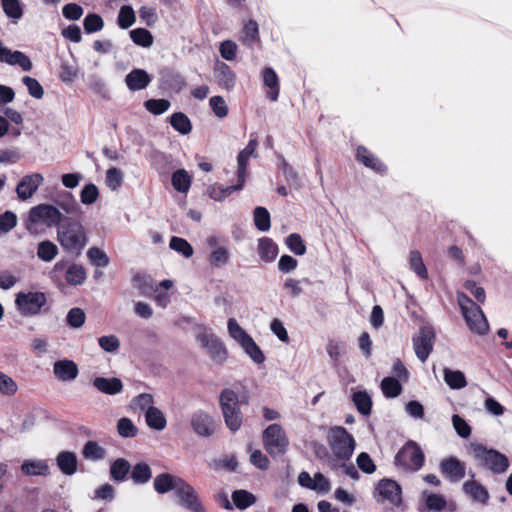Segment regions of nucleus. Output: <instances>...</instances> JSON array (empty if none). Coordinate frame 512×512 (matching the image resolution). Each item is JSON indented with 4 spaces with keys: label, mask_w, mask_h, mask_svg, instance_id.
I'll return each mask as SVG.
<instances>
[{
    "label": "nucleus",
    "mask_w": 512,
    "mask_h": 512,
    "mask_svg": "<svg viewBox=\"0 0 512 512\" xmlns=\"http://www.w3.org/2000/svg\"><path fill=\"white\" fill-rule=\"evenodd\" d=\"M56 239L69 256L79 257L89 242L87 230L79 219L68 217L58 227Z\"/></svg>",
    "instance_id": "obj_1"
},
{
    "label": "nucleus",
    "mask_w": 512,
    "mask_h": 512,
    "mask_svg": "<svg viewBox=\"0 0 512 512\" xmlns=\"http://www.w3.org/2000/svg\"><path fill=\"white\" fill-rule=\"evenodd\" d=\"M470 450L478 466L495 475L504 474L510 466L505 454L494 448H488L482 443H471Z\"/></svg>",
    "instance_id": "obj_2"
},
{
    "label": "nucleus",
    "mask_w": 512,
    "mask_h": 512,
    "mask_svg": "<svg viewBox=\"0 0 512 512\" xmlns=\"http://www.w3.org/2000/svg\"><path fill=\"white\" fill-rule=\"evenodd\" d=\"M246 397L240 399L239 395L230 388H224L219 395V405L226 427L232 431H238L243 423V414L240 404H246Z\"/></svg>",
    "instance_id": "obj_3"
},
{
    "label": "nucleus",
    "mask_w": 512,
    "mask_h": 512,
    "mask_svg": "<svg viewBox=\"0 0 512 512\" xmlns=\"http://www.w3.org/2000/svg\"><path fill=\"white\" fill-rule=\"evenodd\" d=\"M457 302L469 330L480 336L486 335L489 323L480 306L463 292H457Z\"/></svg>",
    "instance_id": "obj_4"
},
{
    "label": "nucleus",
    "mask_w": 512,
    "mask_h": 512,
    "mask_svg": "<svg viewBox=\"0 0 512 512\" xmlns=\"http://www.w3.org/2000/svg\"><path fill=\"white\" fill-rule=\"evenodd\" d=\"M327 443L333 455L346 459H351L356 447L353 435L342 426H333L328 430Z\"/></svg>",
    "instance_id": "obj_5"
},
{
    "label": "nucleus",
    "mask_w": 512,
    "mask_h": 512,
    "mask_svg": "<svg viewBox=\"0 0 512 512\" xmlns=\"http://www.w3.org/2000/svg\"><path fill=\"white\" fill-rule=\"evenodd\" d=\"M69 216L64 215L59 208L50 203H41L29 210L28 219L33 224H43L48 228L60 227Z\"/></svg>",
    "instance_id": "obj_6"
},
{
    "label": "nucleus",
    "mask_w": 512,
    "mask_h": 512,
    "mask_svg": "<svg viewBox=\"0 0 512 512\" xmlns=\"http://www.w3.org/2000/svg\"><path fill=\"white\" fill-rule=\"evenodd\" d=\"M394 462L405 470L419 471L425 464V454L419 444L408 440L397 452Z\"/></svg>",
    "instance_id": "obj_7"
},
{
    "label": "nucleus",
    "mask_w": 512,
    "mask_h": 512,
    "mask_svg": "<svg viewBox=\"0 0 512 512\" xmlns=\"http://www.w3.org/2000/svg\"><path fill=\"white\" fill-rule=\"evenodd\" d=\"M262 439L265 450L272 458L282 456L288 450L289 440L279 424H270L265 428Z\"/></svg>",
    "instance_id": "obj_8"
},
{
    "label": "nucleus",
    "mask_w": 512,
    "mask_h": 512,
    "mask_svg": "<svg viewBox=\"0 0 512 512\" xmlns=\"http://www.w3.org/2000/svg\"><path fill=\"white\" fill-rule=\"evenodd\" d=\"M196 339L205 348L213 361L222 364L226 361L228 352L224 343L212 332H209L205 325L196 326Z\"/></svg>",
    "instance_id": "obj_9"
},
{
    "label": "nucleus",
    "mask_w": 512,
    "mask_h": 512,
    "mask_svg": "<svg viewBox=\"0 0 512 512\" xmlns=\"http://www.w3.org/2000/svg\"><path fill=\"white\" fill-rule=\"evenodd\" d=\"M47 304L45 293L40 291L19 292L15 296V305L24 317H33L41 313Z\"/></svg>",
    "instance_id": "obj_10"
},
{
    "label": "nucleus",
    "mask_w": 512,
    "mask_h": 512,
    "mask_svg": "<svg viewBox=\"0 0 512 512\" xmlns=\"http://www.w3.org/2000/svg\"><path fill=\"white\" fill-rule=\"evenodd\" d=\"M375 490L377 493V502H387L396 507L402 504V487L397 481L390 478H383L379 480Z\"/></svg>",
    "instance_id": "obj_11"
},
{
    "label": "nucleus",
    "mask_w": 512,
    "mask_h": 512,
    "mask_svg": "<svg viewBox=\"0 0 512 512\" xmlns=\"http://www.w3.org/2000/svg\"><path fill=\"white\" fill-rule=\"evenodd\" d=\"M435 331L431 326H422L416 335L413 336V348L417 358L425 362L433 350Z\"/></svg>",
    "instance_id": "obj_12"
},
{
    "label": "nucleus",
    "mask_w": 512,
    "mask_h": 512,
    "mask_svg": "<svg viewBox=\"0 0 512 512\" xmlns=\"http://www.w3.org/2000/svg\"><path fill=\"white\" fill-rule=\"evenodd\" d=\"M190 425L193 432L200 437H210L215 432L213 417L204 410H196L190 417Z\"/></svg>",
    "instance_id": "obj_13"
},
{
    "label": "nucleus",
    "mask_w": 512,
    "mask_h": 512,
    "mask_svg": "<svg viewBox=\"0 0 512 512\" xmlns=\"http://www.w3.org/2000/svg\"><path fill=\"white\" fill-rule=\"evenodd\" d=\"M180 504L191 512H206L196 490L187 482L183 481L176 493Z\"/></svg>",
    "instance_id": "obj_14"
},
{
    "label": "nucleus",
    "mask_w": 512,
    "mask_h": 512,
    "mask_svg": "<svg viewBox=\"0 0 512 512\" xmlns=\"http://www.w3.org/2000/svg\"><path fill=\"white\" fill-rule=\"evenodd\" d=\"M440 472L451 483H457L465 477V463L455 456H449L440 461Z\"/></svg>",
    "instance_id": "obj_15"
},
{
    "label": "nucleus",
    "mask_w": 512,
    "mask_h": 512,
    "mask_svg": "<svg viewBox=\"0 0 512 512\" xmlns=\"http://www.w3.org/2000/svg\"><path fill=\"white\" fill-rule=\"evenodd\" d=\"M0 62L11 66H19L23 71H31L33 64L30 58L22 51L11 50L0 40Z\"/></svg>",
    "instance_id": "obj_16"
},
{
    "label": "nucleus",
    "mask_w": 512,
    "mask_h": 512,
    "mask_svg": "<svg viewBox=\"0 0 512 512\" xmlns=\"http://www.w3.org/2000/svg\"><path fill=\"white\" fill-rule=\"evenodd\" d=\"M43 181L44 177L40 173H31L23 176L15 189L17 197L21 201L30 199L42 185Z\"/></svg>",
    "instance_id": "obj_17"
},
{
    "label": "nucleus",
    "mask_w": 512,
    "mask_h": 512,
    "mask_svg": "<svg viewBox=\"0 0 512 512\" xmlns=\"http://www.w3.org/2000/svg\"><path fill=\"white\" fill-rule=\"evenodd\" d=\"M356 160L380 175L387 173V166L363 145H359L356 149Z\"/></svg>",
    "instance_id": "obj_18"
},
{
    "label": "nucleus",
    "mask_w": 512,
    "mask_h": 512,
    "mask_svg": "<svg viewBox=\"0 0 512 512\" xmlns=\"http://www.w3.org/2000/svg\"><path fill=\"white\" fill-rule=\"evenodd\" d=\"M214 77L217 84L227 91L233 90L236 85V74L225 62L216 61L214 65Z\"/></svg>",
    "instance_id": "obj_19"
},
{
    "label": "nucleus",
    "mask_w": 512,
    "mask_h": 512,
    "mask_svg": "<svg viewBox=\"0 0 512 512\" xmlns=\"http://www.w3.org/2000/svg\"><path fill=\"white\" fill-rule=\"evenodd\" d=\"M184 479L170 473H160L153 481V488L158 494H166L174 491L176 494Z\"/></svg>",
    "instance_id": "obj_20"
},
{
    "label": "nucleus",
    "mask_w": 512,
    "mask_h": 512,
    "mask_svg": "<svg viewBox=\"0 0 512 512\" xmlns=\"http://www.w3.org/2000/svg\"><path fill=\"white\" fill-rule=\"evenodd\" d=\"M53 373L59 381L68 382L77 378L79 370L73 360L61 359L53 363Z\"/></svg>",
    "instance_id": "obj_21"
},
{
    "label": "nucleus",
    "mask_w": 512,
    "mask_h": 512,
    "mask_svg": "<svg viewBox=\"0 0 512 512\" xmlns=\"http://www.w3.org/2000/svg\"><path fill=\"white\" fill-rule=\"evenodd\" d=\"M152 81V76L144 69L134 68L125 76V84L130 91L145 89Z\"/></svg>",
    "instance_id": "obj_22"
},
{
    "label": "nucleus",
    "mask_w": 512,
    "mask_h": 512,
    "mask_svg": "<svg viewBox=\"0 0 512 512\" xmlns=\"http://www.w3.org/2000/svg\"><path fill=\"white\" fill-rule=\"evenodd\" d=\"M160 81L163 87L174 92H180L185 86V78L174 69L164 68L160 71Z\"/></svg>",
    "instance_id": "obj_23"
},
{
    "label": "nucleus",
    "mask_w": 512,
    "mask_h": 512,
    "mask_svg": "<svg viewBox=\"0 0 512 512\" xmlns=\"http://www.w3.org/2000/svg\"><path fill=\"white\" fill-rule=\"evenodd\" d=\"M462 490L473 502L486 505L489 501L490 496L487 488L475 480L464 482Z\"/></svg>",
    "instance_id": "obj_24"
},
{
    "label": "nucleus",
    "mask_w": 512,
    "mask_h": 512,
    "mask_svg": "<svg viewBox=\"0 0 512 512\" xmlns=\"http://www.w3.org/2000/svg\"><path fill=\"white\" fill-rule=\"evenodd\" d=\"M257 252L261 261L264 263H271L278 256L279 247L272 238L261 237L258 239Z\"/></svg>",
    "instance_id": "obj_25"
},
{
    "label": "nucleus",
    "mask_w": 512,
    "mask_h": 512,
    "mask_svg": "<svg viewBox=\"0 0 512 512\" xmlns=\"http://www.w3.org/2000/svg\"><path fill=\"white\" fill-rule=\"evenodd\" d=\"M92 384L99 392L107 395H116L123 389V383L117 377L98 376L93 379Z\"/></svg>",
    "instance_id": "obj_26"
},
{
    "label": "nucleus",
    "mask_w": 512,
    "mask_h": 512,
    "mask_svg": "<svg viewBox=\"0 0 512 512\" xmlns=\"http://www.w3.org/2000/svg\"><path fill=\"white\" fill-rule=\"evenodd\" d=\"M59 208L66 216L79 215L81 213V207L76 201L75 197L70 192H64L57 199L54 200V204Z\"/></svg>",
    "instance_id": "obj_27"
},
{
    "label": "nucleus",
    "mask_w": 512,
    "mask_h": 512,
    "mask_svg": "<svg viewBox=\"0 0 512 512\" xmlns=\"http://www.w3.org/2000/svg\"><path fill=\"white\" fill-rule=\"evenodd\" d=\"M56 464L64 475L72 476L78 468L77 456L72 451H61L56 457Z\"/></svg>",
    "instance_id": "obj_28"
},
{
    "label": "nucleus",
    "mask_w": 512,
    "mask_h": 512,
    "mask_svg": "<svg viewBox=\"0 0 512 512\" xmlns=\"http://www.w3.org/2000/svg\"><path fill=\"white\" fill-rule=\"evenodd\" d=\"M21 471L27 476H47L50 468L47 460L25 459L21 464Z\"/></svg>",
    "instance_id": "obj_29"
},
{
    "label": "nucleus",
    "mask_w": 512,
    "mask_h": 512,
    "mask_svg": "<svg viewBox=\"0 0 512 512\" xmlns=\"http://www.w3.org/2000/svg\"><path fill=\"white\" fill-rule=\"evenodd\" d=\"M130 478L134 485H145L152 478V469L144 461H140L131 466Z\"/></svg>",
    "instance_id": "obj_30"
},
{
    "label": "nucleus",
    "mask_w": 512,
    "mask_h": 512,
    "mask_svg": "<svg viewBox=\"0 0 512 512\" xmlns=\"http://www.w3.org/2000/svg\"><path fill=\"white\" fill-rule=\"evenodd\" d=\"M131 470L130 462L125 458H117L110 464V478L116 483H122L127 479Z\"/></svg>",
    "instance_id": "obj_31"
},
{
    "label": "nucleus",
    "mask_w": 512,
    "mask_h": 512,
    "mask_svg": "<svg viewBox=\"0 0 512 512\" xmlns=\"http://www.w3.org/2000/svg\"><path fill=\"white\" fill-rule=\"evenodd\" d=\"M262 75L264 85L270 90L267 94V97L271 101H277L280 92L279 78L277 73L272 67H266L264 68Z\"/></svg>",
    "instance_id": "obj_32"
},
{
    "label": "nucleus",
    "mask_w": 512,
    "mask_h": 512,
    "mask_svg": "<svg viewBox=\"0 0 512 512\" xmlns=\"http://www.w3.org/2000/svg\"><path fill=\"white\" fill-rule=\"evenodd\" d=\"M243 187H244V183L238 182V181L236 184L228 185V186H224L221 184H215L210 187L209 196L211 199L221 202V201L225 200L227 197H229L231 194H233L234 192L242 190Z\"/></svg>",
    "instance_id": "obj_33"
},
{
    "label": "nucleus",
    "mask_w": 512,
    "mask_h": 512,
    "mask_svg": "<svg viewBox=\"0 0 512 512\" xmlns=\"http://www.w3.org/2000/svg\"><path fill=\"white\" fill-rule=\"evenodd\" d=\"M145 420L149 428L157 431L165 429L167 425L164 413L157 407H148L145 411Z\"/></svg>",
    "instance_id": "obj_34"
},
{
    "label": "nucleus",
    "mask_w": 512,
    "mask_h": 512,
    "mask_svg": "<svg viewBox=\"0 0 512 512\" xmlns=\"http://www.w3.org/2000/svg\"><path fill=\"white\" fill-rule=\"evenodd\" d=\"M171 157L159 150H154L149 155V161L152 167L162 175H165L171 169Z\"/></svg>",
    "instance_id": "obj_35"
},
{
    "label": "nucleus",
    "mask_w": 512,
    "mask_h": 512,
    "mask_svg": "<svg viewBox=\"0 0 512 512\" xmlns=\"http://www.w3.org/2000/svg\"><path fill=\"white\" fill-rule=\"evenodd\" d=\"M231 500L233 506L239 510H246L256 503V496L245 489H237L232 492Z\"/></svg>",
    "instance_id": "obj_36"
},
{
    "label": "nucleus",
    "mask_w": 512,
    "mask_h": 512,
    "mask_svg": "<svg viewBox=\"0 0 512 512\" xmlns=\"http://www.w3.org/2000/svg\"><path fill=\"white\" fill-rule=\"evenodd\" d=\"M240 39L248 47L259 41V26L255 20L250 19L243 24Z\"/></svg>",
    "instance_id": "obj_37"
},
{
    "label": "nucleus",
    "mask_w": 512,
    "mask_h": 512,
    "mask_svg": "<svg viewBox=\"0 0 512 512\" xmlns=\"http://www.w3.org/2000/svg\"><path fill=\"white\" fill-rule=\"evenodd\" d=\"M444 381L445 383L454 390H459L467 385L465 374L460 370H452L450 368H444Z\"/></svg>",
    "instance_id": "obj_38"
},
{
    "label": "nucleus",
    "mask_w": 512,
    "mask_h": 512,
    "mask_svg": "<svg viewBox=\"0 0 512 512\" xmlns=\"http://www.w3.org/2000/svg\"><path fill=\"white\" fill-rule=\"evenodd\" d=\"M380 388L386 398H396L403 390L401 382L393 376L384 377L380 383Z\"/></svg>",
    "instance_id": "obj_39"
},
{
    "label": "nucleus",
    "mask_w": 512,
    "mask_h": 512,
    "mask_svg": "<svg viewBox=\"0 0 512 512\" xmlns=\"http://www.w3.org/2000/svg\"><path fill=\"white\" fill-rule=\"evenodd\" d=\"M352 401L360 414L363 416H368L371 414L372 399L367 391L363 390L354 392L352 395Z\"/></svg>",
    "instance_id": "obj_40"
},
{
    "label": "nucleus",
    "mask_w": 512,
    "mask_h": 512,
    "mask_svg": "<svg viewBox=\"0 0 512 512\" xmlns=\"http://www.w3.org/2000/svg\"><path fill=\"white\" fill-rule=\"evenodd\" d=\"M129 36L135 45L143 48L151 47L154 42L152 33L146 28H134L129 31Z\"/></svg>",
    "instance_id": "obj_41"
},
{
    "label": "nucleus",
    "mask_w": 512,
    "mask_h": 512,
    "mask_svg": "<svg viewBox=\"0 0 512 512\" xmlns=\"http://www.w3.org/2000/svg\"><path fill=\"white\" fill-rule=\"evenodd\" d=\"M170 125L175 131L182 135H187L192 131V123L188 116L183 112H175L170 116Z\"/></svg>",
    "instance_id": "obj_42"
},
{
    "label": "nucleus",
    "mask_w": 512,
    "mask_h": 512,
    "mask_svg": "<svg viewBox=\"0 0 512 512\" xmlns=\"http://www.w3.org/2000/svg\"><path fill=\"white\" fill-rule=\"evenodd\" d=\"M87 278L85 268L80 264H72L68 267L65 274V280L69 285L78 286L85 282Z\"/></svg>",
    "instance_id": "obj_43"
},
{
    "label": "nucleus",
    "mask_w": 512,
    "mask_h": 512,
    "mask_svg": "<svg viewBox=\"0 0 512 512\" xmlns=\"http://www.w3.org/2000/svg\"><path fill=\"white\" fill-rule=\"evenodd\" d=\"M253 221L257 230L267 232L271 228V216L267 208L257 206L253 211Z\"/></svg>",
    "instance_id": "obj_44"
},
{
    "label": "nucleus",
    "mask_w": 512,
    "mask_h": 512,
    "mask_svg": "<svg viewBox=\"0 0 512 512\" xmlns=\"http://www.w3.org/2000/svg\"><path fill=\"white\" fill-rule=\"evenodd\" d=\"M82 455L90 461H100L106 456V450L98 444V442L89 440L84 444Z\"/></svg>",
    "instance_id": "obj_45"
},
{
    "label": "nucleus",
    "mask_w": 512,
    "mask_h": 512,
    "mask_svg": "<svg viewBox=\"0 0 512 512\" xmlns=\"http://www.w3.org/2000/svg\"><path fill=\"white\" fill-rule=\"evenodd\" d=\"M58 252L57 245L50 240H43L37 245V256L43 262H51Z\"/></svg>",
    "instance_id": "obj_46"
},
{
    "label": "nucleus",
    "mask_w": 512,
    "mask_h": 512,
    "mask_svg": "<svg viewBox=\"0 0 512 512\" xmlns=\"http://www.w3.org/2000/svg\"><path fill=\"white\" fill-rule=\"evenodd\" d=\"M191 181L190 175L184 169H178L172 174V185L180 193H186L190 189Z\"/></svg>",
    "instance_id": "obj_47"
},
{
    "label": "nucleus",
    "mask_w": 512,
    "mask_h": 512,
    "mask_svg": "<svg viewBox=\"0 0 512 512\" xmlns=\"http://www.w3.org/2000/svg\"><path fill=\"white\" fill-rule=\"evenodd\" d=\"M410 269L421 279L428 278V271L418 250H412L409 254Z\"/></svg>",
    "instance_id": "obj_48"
},
{
    "label": "nucleus",
    "mask_w": 512,
    "mask_h": 512,
    "mask_svg": "<svg viewBox=\"0 0 512 512\" xmlns=\"http://www.w3.org/2000/svg\"><path fill=\"white\" fill-rule=\"evenodd\" d=\"M240 346L254 363L262 364L265 361L262 350L251 336L241 343Z\"/></svg>",
    "instance_id": "obj_49"
},
{
    "label": "nucleus",
    "mask_w": 512,
    "mask_h": 512,
    "mask_svg": "<svg viewBox=\"0 0 512 512\" xmlns=\"http://www.w3.org/2000/svg\"><path fill=\"white\" fill-rule=\"evenodd\" d=\"M87 258L90 263L97 268H105L110 263V259L106 252L97 246H93L88 249Z\"/></svg>",
    "instance_id": "obj_50"
},
{
    "label": "nucleus",
    "mask_w": 512,
    "mask_h": 512,
    "mask_svg": "<svg viewBox=\"0 0 512 512\" xmlns=\"http://www.w3.org/2000/svg\"><path fill=\"white\" fill-rule=\"evenodd\" d=\"M136 21L135 12L130 5H123L120 7L117 17V25L121 29L130 28Z\"/></svg>",
    "instance_id": "obj_51"
},
{
    "label": "nucleus",
    "mask_w": 512,
    "mask_h": 512,
    "mask_svg": "<svg viewBox=\"0 0 512 512\" xmlns=\"http://www.w3.org/2000/svg\"><path fill=\"white\" fill-rule=\"evenodd\" d=\"M285 244L297 256H302L306 253V244L298 233L289 234L285 239Z\"/></svg>",
    "instance_id": "obj_52"
},
{
    "label": "nucleus",
    "mask_w": 512,
    "mask_h": 512,
    "mask_svg": "<svg viewBox=\"0 0 512 512\" xmlns=\"http://www.w3.org/2000/svg\"><path fill=\"white\" fill-rule=\"evenodd\" d=\"M83 27L86 34H92L103 29L104 21L97 13H88L83 19Z\"/></svg>",
    "instance_id": "obj_53"
},
{
    "label": "nucleus",
    "mask_w": 512,
    "mask_h": 512,
    "mask_svg": "<svg viewBox=\"0 0 512 512\" xmlns=\"http://www.w3.org/2000/svg\"><path fill=\"white\" fill-rule=\"evenodd\" d=\"M169 247L183 255L185 258H190L194 252L192 245L182 237L172 236L169 242Z\"/></svg>",
    "instance_id": "obj_54"
},
{
    "label": "nucleus",
    "mask_w": 512,
    "mask_h": 512,
    "mask_svg": "<svg viewBox=\"0 0 512 512\" xmlns=\"http://www.w3.org/2000/svg\"><path fill=\"white\" fill-rule=\"evenodd\" d=\"M227 328L230 337L239 345L250 337V335L238 324L235 318L228 319Z\"/></svg>",
    "instance_id": "obj_55"
},
{
    "label": "nucleus",
    "mask_w": 512,
    "mask_h": 512,
    "mask_svg": "<svg viewBox=\"0 0 512 512\" xmlns=\"http://www.w3.org/2000/svg\"><path fill=\"white\" fill-rule=\"evenodd\" d=\"M171 103L169 100L161 98V99H148L144 102L145 109L153 115H161L165 113Z\"/></svg>",
    "instance_id": "obj_56"
},
{
    "label": "nucleus",
    "mask_w": 512,
    "mask_h": 512,
    "mask_svg": "<svg viewBox=\"0 0 512 512\" xmlns=\"http://www.w3.org/2000/svg\"><path fill=\"white\" fill-rule=\"evenodd\" d=\"M1 4L8 18L18 20L23 16L20 0H1Z\"/></svg>",
    "instance_id": "obj_57"
},
{
    "label": "nucleus",
    "mask_w": 512,
    "mask_h": 512,
    "mask_svg": "<svg viewBox=\"0 0 512 512\" xmlns=\"http://www.w3.org/2000/svg\"><path fill=\"white\" fill-rule=\"evenodd\" d=\"M229 251L225 247H217L214 249L209 257L208 262L212 267H221L229 262Z\"/></svg>",
    "instance_id": "obj_58"
},
{
    "label": "nucleus",
    "mask_w": 512,
    "mask_h": 512,
    "mask_svg": "<svg viewBox=\"0 0 512 512\" xmlns=\"http://www.w3.org/2000/svg\"><path fill=\"white\" fill-rule=\"evenodd\" d=\"M118 434L123 438H133L137 435L138 428L128 417H122L117 422Z\"/></svg>",
    "instance_id": "obj_59"
},
{
    "label": "nucleus",
    "mask_w": 512,
    "mask_h": 512,
    "mask_svg": "<svg viewBox=\"0 0 512 512\" xmlns=\"http://www.w3.org/2000/svg\"><path fill=\"white\" fill-rule=\"evenodd\" d=\"M425 503L429 510L442 511L447 505V501L443 495L436 493H424Z\"/></svg>",
    "instance_id": "obj_60"
},
{
    "label": "nucleus",
    "mask_w": 512,
    "mask_h": 512,
    "mask_svg": "<svg viewBox=\"0 0 512 512\" xmlns=\"http://www.w3.org/2000/svg\"><path fill=\"white\" fill-rule=\"evenodd\" d=\"M99 197V190L93 183L86 184L80 192V200L84 205H92Z\"/></svg>",
    "instance_id": "obj_61"
},
{
    "label": "nucleus",
    "mask_w": 512,
    "mask_h": 512,
    "mask_svg": "<svg viewBox=\"0 0 512 512\" xmlns=\"http://www.w3.org/2000/svg\"><path fill=\"white\" fill-rule=\"evenodd\" d=\"M85 312L78 307L71 308L66 316L67 324L72 328H80L85 323Z\"/></svg>",
    "instance_id": "obj_62"
},
{
    "label": "nucleus",
    "mask_w": 512,
    "mask_h": 512,
    "mask_svg": "<svg viewBox=\"0 0 512 512\" xmlns=\"http://www.w3.org/2000/svg\"><path fill=\"white\" fill-rule=\"evenodd\" d=\"M123 183V173L116 167H111L106 172V184L107 186L115 191L121 187Z\"/></svg>",
    "instance_id": "obj_63"
},
{
    "label": "nucleus",
    "mask_w": 512,
    "mask_h": 512,
    "mask_svg": "<svg viewBox=\"0 0 512 512\" xmlns=\"http://www.w3.org/2000/svg\"><path fill=\"white\" fill-rule=\"evenodd\" d=\"M22 83L27 87L28 93L35 99H41L44 95V89L39 81L30 76H24Z\"/></svg>",
    "instance_id": "obj_64"
}]
</instances>
